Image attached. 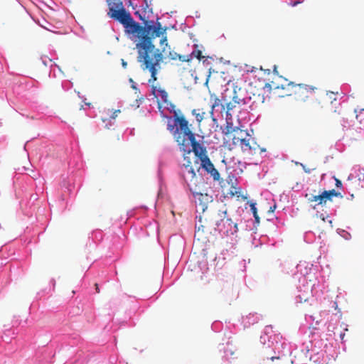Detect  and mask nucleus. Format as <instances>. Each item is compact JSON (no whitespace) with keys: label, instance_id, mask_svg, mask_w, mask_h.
<instances>
[{"label":"nucleus","instance_id":"obj_1","mask_svg":"<svg viewBox=\"0 0 364 364\" xmlns=\"http://www.w3.org/2000/svg\"><path fill=\"white\" fill-rule=\"evenodd\" d=\"M107 16L122 23L125 28L126 33L136 43L146 42L151 38L159 37L162 33L159 22H157L156 25L146 22L144 26H141L139 23L134 21L130 13L124 7L109 10Z\"/></svg>","mask_w":364,"mask_h":364},{"label":"nucleus","instance_id":"obj_2","mask_svg":"<svg viewBox=\"0 0 364 364\" xmlns=\"http://www.w3.org/2000/svg\"><path fill=\"white\" fill-rule=\"evenodd\" d=\"M151 38L143 43H136L138 56L137 60L141 64L143 70H148L151 73L149 82H154L157 80V72L161 68L160 63L163 60V54L159 49L156 48Z\"/></svg>","mask_w":364,"mask_h":364},{"label":"nucleus","instance_id":"obj_3","mask_svg":"<svg viewBox=\"0 0 364 364\" xmlns=\"http://www.w3.org/2000/svg\"><path fill=\"white\" fill-rule=\"evenodd\" d=\"M173 121L176 127L174 137L178 144L186 151L187 141L193 139L195 136L192 130V124H189L179 109L173 111Z\"/></svg>","mask_w":364,"mask_h":364},{"label":"nucleus","instance_id":"obj_4","mask_svg":"<svg viewBox=\"0 0 364 364\" xmlns=\"http://www.w3.org/2000/svg\"><path fill=\"white\" fill-rule=\"evenodd\" d=\"M232 143L235 145H239L242 151L249 155L260 154L266 151L265 149L260 148L250 135L241 129L235 131Z\"/></svg>","mask_w":364,"mask_h":364},{"label":"nucleus","instance_id":"obj_5","mask_svg":"<svg viewBox=\"0 0 364 364\" xmlns=\"http://www.w3.org/2000/svg\"><path fill=\"white\" fill-rule=\"evenodd\" d=\"M242 90L237 86H233L232 90H230L228 88L225 90V95L223 97V100L226 105L227 117L230 116V113L237 105H242L245 104V98L242 95Z\"/></svg>","mask_w":364,"mask_h":364},{"label":"nucleus","instance_id":"obj_6","mask_svg":"<svg viewBox=\"0 0 364 364\" xmlns=\"http://www.w3.org/2000/svg\"><path fill=\"white\" fill-rule=\"evenodd\" d=\"M181 175L184 182L186 183L189 190L193 195H198L200 197L208 198V195L203 196L202 193H195V188L197 185V177L195 168L193 167H188L187 166H181Z\"/></svg>","mask_w":364,"mask_h":364},{"label":"nucleus","instance_id":"obj_7","mask_svg":"<svg viewBox=\"0 0 364 364\" xmlns=\"http://www.w3.org/2000/svg\"><path fill=\"white\" fill-rule=\"evenodd\" d=\"M291 87L294 90L295 99L301 101H305L317 90L314 86L305 84H295Z\"/></svg>","mask_w":364,"mask_h":364},{"label":"nucleus","instance_id":"obj_8","mask_svg":"<svg viewBox=\"0 0 364 364\" xmlns=\"http://www.w3.org/2000/svg\"><path fill=\"white\" fill-rule=\"evenodd\" d=\"M191 145L192 146V151L195 154L196 156L198 157V159L202 161V160H205L209 158L207 155V151L205 147L202 146L196 140V137L194 136L193 139H188L187 141V146Z\"/></svg>","mask_w":364,"mask_h":364},{"label":"nucleus","instance_id":"obj_9","mask_svg":"<svg viewBox=\"0 0 364 364\" xmlns=\"http://www.w3.org/2000/svg\"><path fill=\"white\" fill-rule=\"evenodd\" d=\"M292 86H295V83L291 82L287 83V85H282L281 86H279V85L274 86V90H282V93L278 94V96L281 97H287V96H292V95L294 96V88L291 87ZM266 88L269 91H271L273 89L272 85L270 83H268V82L266 83L264 87V89H266Z\"/></svg>","mask_w":364,"mask_h":364},{"label":"nucleus","instance_id":"obj_10","mask_svg":"<svg viewBox=\"0 0 364 364\" xmlns=\"http://www.w3.org/2000/svg\"><path fill=\"white\" fill-rule=\"evenodd\" d=\"M216 230L224 235H229L236 233L238 228L237 223H233L230 218L227 217Z\"/></svg>","mask_w":364,"mask_h":364},{"label":"nucleus","instance_id":"obj_11","mask_svg":"<svg viewBox=\"0 0 364 364\" xmlns=\"http://www.w3.org/2000/svg\"><path fill=\"white\" fill-rule=\"evenodd\" d=\"M200 167L205 169L207 173L210 175L214 181L220 180V173L215 168L213 164L210 161L209 158L206 159L205 160H202L200 162Z\"/></svg>","mask_w":364,"mask_h":364},{"label":"nucleus","instance_id":"obj_12","mask_svg":"<svg viewBox=\"0 0 364 364\" xmlns=\"http://www.w3.org/2000/svg\"><path fill=\"white\" fill-rule=\"evenodd\" d=\"M228 209L225 205H222L217 212L214 213L212 217V223L215 226V229L223 223L227 218Z\"/></svg>","mask_w":364,"mask_h":364},{"label":"nucleus","instance_id":"obj_13","mask_svg":"<svg viewBox=\"0 0 364 364\" xmlns=\"http://www.w3.org/2000/svg\"><path fill=\"white\" fill-rule=\"evenodd\" d=\"M305 198L309 203L315 202L317 205H324L328 201L323 191L321 193L314 195L313 193H306Z\"/></svg>","mask_w":364,"mask_h":364},{"label":"nucleus","instance_id":"obj_14","mask_svg":"<svg viewBox=\"0 0 364 364\" xmlns=\"http://www.w3.org/2000/svg\"><path fill=\"white\" fill-rule=\"evenodd\" d=\"M151 93L155 97H156V98L160 97L161 100L163 102H164V103L168 102V93L161 86H157V85H153L151 86Z\"/></svg>","mask_w":364,"mask_h":364},{"label":"nucleus","instance_id":"obj_15","mask_svg":"<svg viewBox=\"0 0 364 364\" xmlns=\"http://www.w3.org/2000/svg\"><path fill=\"white\" fill-rule=\"evenodd\" d=\"M210 102H211V105H210L211 109H210V111L209 113H210L211 117H213V112L216 107L220 106L222 111H224L226 108V105H223L222 100H220L215 95L210 96Z\"/></svg>","mask_w":364,"mask_h":364},{"label":"nucleus","instance_id":"obj_16","mask_svg":"<svg viewBox=\"0 0 364 364\" xmlns=\"http://www.w3.org/2000/svg\"><path fill=\"white\" fill-rule=\"evenodd\" d=\"M168 58L171 60H178L181 62H190L191 61V55H180L175 51H171V50L169 51Z\"/></svg>","mask_w":364,"mask_h":364},{"label":"nucleus","instance_id":"obj_17","mask_svg":"<svg viewBox=\"0 0 364 364\" xmlns=\"http://www.w3.org/2000/svg\"><path fill=\"white\" fill-rule=\"evenodd\" d=\"M109 10L124 7L122 0H107Z\"/></svg>","mask_w":364,"mask_h":364},{"label":"nucleus","instance_id":"obj_18","mask_svg":"<svg viewBox=\"0 0 364 364\" xmlns=\"http://www.w3.org/2000/svg\"><path fill=\"white\" fill-rule=\"evenodd\" d=\"M192 114L193 116H195L196 119L198 124H200L202 120L206 117V113L200 109H193Z\"/></svg>","mask_w":364,"mask_h":364},{"label":"nucleus","instance_id":"obj_19","mask_svg":"<svg viewBox=\"0 0 364 364\" xmlns=\"http://www.w3.org/2000/svg\"><path fill=\"white\" fill-rule=\"evenodd\" d=\"M355 118L360 125L364 127V109H355Z\"/></svg>","mask_w":364,"mask_h":364},{"label":"nucleus","instance_id":"obj_20","mask_svg":"<svg viewBox=\"0 0 364 364\" xmlns=\"http://www.w3.org/2000/svg\"><path fill=\"white\" fill-rule=\"evenodd\" d=\"M195 49L191 52V53L188 54V55H191V61L192 60L193 58H196L198 60H201L204 58V56L202 55V51L198 49V46L195 45Z\"/></svg>","mask_w":364,"mask_h":364},{"label":"nucleus","instance_id":"obj_21","mask_svg":"<svg viewBox=\"0 0 364 364\" xmlns=\"http://www.w3.org/2000/svg\"><path fill=\"white\" fill-rule=\"evenodd\" d=\"M161 34L163 36L160 41V43H161V45L163 46L164 44H165V47L163 48L162 50L161 51V53H166V47H168V49H170V47H168V43H167V37L166 36H164V33H166V28L163 29L161 27Z\"/></svg>","mask_w":364,"mask_h":364},{"label":"nucleus","instance_id":"obj_22","mask_svg":"<svg viewBox=\"0 0 364 364\" xmlns=\"http://www.w3.org/2000/svg\"><path fill=\"white\" fill-rule=\"evenodd\" d=\"M324 194L326 197L327 200L331 201L333 196H341V193L336 191L334 189L330 191H324Z\"/></svg>","mask_w":364,"mask_h":364},{"label":"nucleus","instance_id":"obj_23","mask_svg":"<svg viewBox=\"0 0 364 364\" xmlns=\"http://www.w3.org/2000/svg\"><path fill=\"white\" fill-rule=\"evenodd\" d=\"M187 166L188 167H193L192 163L191 161V159L189 158V156H184V157H183V163L181 165V166Z\"/></svg>","mask_w":364,"mask_h":364},{"label":"nucleus","instance_id":"obj_24","mask_svg":"<svg viewBox=\"0 0 364 364\" xmlns=\"http://www.w3.org/2000/svg\"><path fill=\"white\" fill-rule=\"evenodd\" d=\"M255 203H250V208H251V210L253 213V215H258L257 214V208L255 206Z\"/></svg>","mask_w":364,"mask_h":364},{"label":"nucleus","instance_id":"obj_25","mask_svg":"<svg viewBox=\"0 0 364 364\" xmlns=\"http://www.w3.org/2000/svg\"><path fill=\"white\" fill-rule=\"evenodd\" d=\"M257 98H258V100H257V102H259V103H262H262H264V100H265L264 95H261L260 94H259V95H257Z\"/></svg>","mask_w":364,"mask_h":364},{"label":"nucleus","instance_id":"obj_26","mask_svg":"<svg viewBox=\"0 0 364 364\" xmlns=\"http://www.w3.org/2000/svg\"><path fill=\"white\" fill-rule=\"evenodd\" d=\"M120 112V109L115 110L114 112H112V114L110 116V118L115 119L117 117V114Z\"/></svg>","mask_w":364,"mask_h":364},{"label":"nucleus","instance_id":"obj_27","mask_svg":"<svg viewBox=\"0 0 364 364\" xmlns=\"http://www.w3.org/2000/svg\"><path fill=\"white\" fill-rule=\"evenodd\" d=\"M336 186L337 187H341L342 186V183L339 179L336 178Z\"/></svg>","mask_w":364,"mask_h":364},{"label":"nucleus","instance_id":"obj_28","mask_svg":"<svg viewBox=\"0 0 364 364\" xmlns=\"http://www.w3.org/2000/svg\"><path fill=\"white\" fill-rule=\"evenodd\" d=\"M254 218H255L256 223L259 224V222H260V219H259V215H254Z\"/></svg>","mask_w":364,"mask_h":364},{"label":"nucleus","instance_id":"obj_29","mask_svg":"<svg viewBox=\"0 0 364 364\" xmlns=\"http://www.w3.org/2000/svg\"><path fill=\"white\" fill-rule=\"evenodd\" d=\"M122 66L125 68H127V63L125 62L123 59L122 60Z\"/></svg>","mask_w":364,"mask_h":364},{"label":"nucleus","instance_id":"obj_30","mask_svg":"<svg viewBox=\"0 0 364 364\" xmlns=\"http://www.w3.org/2000/svg\"><path fill=\"white\" fill-rule=\"evenodd\" d=\"M300 2L299 1H294L292 4H291V6H296V5H298Z\"/></svg>","mask_w":364,"mask_h":364},{"label":"nucleus","instance_id":"obj_31","mask_svg":"<svg viewBox=\"0 0 364 364\" xmlns=\"http://www.w3.org/2000/svg\"><path fill=\"white\" fill-rule=\"evenodd\" d=\"M303 168H304V171H305L306 173H310V170H309V169L306 168L304 166H303Z\"/></svg>","mask_w":364,"mask_h":364},{"label":"nucleus","instance_id":"obj_32","mask_svg":"<svg viewBox=\"0 0 364 364\" xmlns=\"http://www.w3.org/2000/svg\"><path fill=\"white\" fill-rule=\"evenodd\" d=\"M95 287H96V291H97V292H100L99 287H98V284H95Z\"/></svg>","mask_w":364,"mask_h":364},{"label":"nucleus","instance_id":"obj_33","mask_svg":"<svg viewBox=\"0 0 364 364\" xmlns=\"http://www.w3.org/2000/svg\"><path fill=\"white\" fill-rule=\"evenodd\" d=\"M344 336H345V334H344V333H341V334L340 335V337H341V338L342 340L343 339Z\"/></svg>","mask_w":364,"mask_h":364},{"label":"nucleus","instance_id":"obj_34","mask_svg":"<svg viewBox=\"0 0 364 364\" xmlns=\"http://www.w3.org/2000/svg\"><path fill=\"white\" fill-rule=\"evenodd\" d=\"M328 95H334V93L333 92L326 93V96L327 97Z\"/></svg>","mask_w":364,"mask_h":364}]
</instances>
